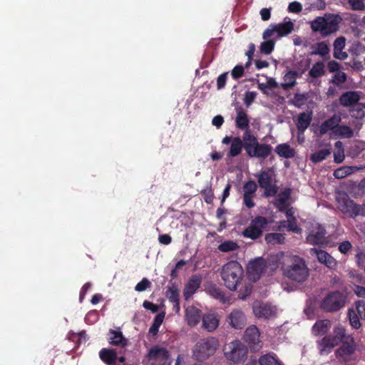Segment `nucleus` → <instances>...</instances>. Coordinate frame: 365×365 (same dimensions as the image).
Instances as JSON below:
<instances>
[{"label": "nucleus", "instance_id": "1", "mask_svg": "<svg viewBox=\"0 0 365 365\" xmlns=\"http://www.w3.org/2000/svg\"><path fill=\"white\" fill-rule=\"evenodd\" d=\"M242 148L245 149L249 157L263 160L271 154L272 150L270 145L259 143L257 137L252 135L250 130H246L244 133L242 140L240 137H234L227 153L228 157L235 158L238 156Z\"/></svg>", "mask_w": 365, "mask_h": 365}, {"label": "nucleus", "instance_id": "2", "mask_svg": "<svg viewBox=\"0 0 365 365\" xmlns=\"http://www.w3.org/2000/svg\"><path fill=\"white\" fill-rule=\"evenodd\" d=\"M282 274L291 281L302 283L309 274L305 260L297 255L287 257L282 265Z\"/></svg>", "mask_w": 365, "mask_h": 365}, {"label": "nucleus", "instance_id": "3", "mask_svg": "<svg viewBox=\"0 0 365 365\" xmlns=\"http://www.w3.org/2000/svg\"><path fill=\"white\" fill-rule=\"evenodd\" d=\"M341 21L339 14H327L314 19L311 22V29L314 32H319L322 36H327L339 30Z\"/></svg>", "mask_w": 365, "mask_h": 365}, {"label": "nucleus", "instance_id": "4", "mask_svg": "<svg viewBox=\"0 0 365 365\" xmlns=\"http://www.w3.org/2000/svg\"><path fill=\"white\" fill-rule=\"evenodd\" d=\"M243 269L241 264L235 260L227 262L222 269L221 277L225 287L230 290L237 289L243 276Z\"/></svg>", "mask_w": 365, "mask_h": 365}, {"label": "nucleus", "instance_id": "5", "mask_svg": "<svg viewBox=\"0 0 365 365\" xmlns=\"http://www.w3.org/2000/svg\"><path fill=\"white\" fill-rule=\"evenodd\" d=\"M220 346L219 340L215 336L199 339L192 350L193 357L197 361H205L214 355Z\"/></svg>", "mask_w": 365, "mask_h": 365}, {"label": "nucleus", "instance_id": "6", "mask_svg": "<svg viewBox=\"0 0 365 365\" xmlns=\"http://www.w3.org/2000/svg\"><path fill=\"white\" fill-rule=\"evenodd\" d=\"M269 220L264 216L254 217L248 227L242 232L244 237L256 240L260 238L263 232L269 230Z\"/></svg>", "mask_w": 365, "mask_h": 365}, {"label": "nucleus", "instance_id": "7", "mask_svg": "<svg viewBox=\"0 0 365 365\" xmlns=\"http://www.w3.org/2000/svg\"><path fill=\"white\" fill-rule=\"evenodd\" d=\"M346 296L340 291L329 292L321 301L320 308L325 312H336L345 306Z\"/></svg>", "mask_w": 365, "mask_h": 365}, {"label": "nucleus", "instance_id": "8", "mask_svg": "<svg viewBox=\"0 0 365 365\" xmlns=\"http://www.w3.org/2000/svg\"><path fill=\"white\" fill-rule=\"evenodd\" d=\"M274 171L272 168L262 170L256 175L260 188L264 190V196L266 197L276 195L278 192V187L275 182H273Z\"/></svg>", "mask_w": 365, "mask_h": 365}, {"label": "nucleus", "instance_id": "9", "mask_svg": "<svg viewBox=\"0 0 365 365\" xmlns=\"http://www.w3.org/2000/svg\"><path fill=\"white\" fill-rule=\"evenodd\" d=\"M247 353L248 350L246 346L238 340L232 341L225 348V357L234 363L245 360Z\"/></svg>", "mask_w": 365, "mask_h": 365}, {"label": "nucleus", "instance_id": "10", "mask_svg": "<svg viewBox=\"0 0 365 365\" xmlns=\"http://www.w3.org/2000/svg\"><path fill=\"white\" fill-rule=\"evenodd\" d=\"M294 30V24L289 20L288 21L277 24H271L269 28H267L262 34L264 39H268L269 37L273 36L275 33L279 37H282L289 35Z\"/></svg>", "mask_w": 365, "mask_h": 365}, {"label": "nucleus", "instance_id": "11", "mask_svg": "<svg viewBox=\"0 0 365 365\" xmlns=\"http://www.w3.org/2000/svg\"><path fill=\"white\" fill-rule=\"evenodd\" d=\"M338 208L344 213L351 218L356 217V213L354 212L356 203L350 199L347 193L344 192H339L336 198Z\"/></svg>", "mask_w": 365, "mask_h": 365}, {"label": "nucleus", "instance_id": "12", "mask_svg": "<svg viewBox=\"0 0 365 365\" xmlns=\"http://www.w3.org/2000/svg\"><path fill=\"white\" fill-rule=\"evenodd\" d=\"M243 339L251 349H259L262 346L259 330L255 325L250 326L246 329Z\"/></svg>", "mask_w": 365, "mask_h": 365}, {"label": "nucleus", "instance_id": "13", "mask_svg": "<svg viewBox=\"0 0 365 365\" xmlns=\"http://www.w3.org/2000/svg\"><path fill=\"white\" fill-rule=\"evenodd\" d=\"M267 267L266 261L259 257L249 262L247 265V272L250 279L257 281L265 272Z\"/></svg>", "mask_w": 365, "mask_h": 365}, {"label": "nucleus", "instance_id": "14", "mask_svg": "<svg viewBox=\"0 0 365 365\" xmlns=\"http://www.w3.org/2000/svg\"><path fill=\"white\" fill-rule=\"evenodd\" d=\"M202 278L200 274H192L187 282L183 289V296L188 300L200 287Z\"/></svg>", "mask_w": 365, "mask_h": 365}, {"label": "nucleus", "instance_id": "15", "mask_svg": "<svg viewBox=\"0 0 365 365\" xmlns=\"http://www.w3.org/2000/svg\"><path fill=\"white\" fill-rule=\"evenodd\" d=\"M355 349L354 339L348 337L347 340L341 342L340 347L336 350L335 354L337 358L346 361L347 358L354 353Z\"/></svg>", "mask_w": 365, "mask_h": 365}, {"label": "nucleus", "instance_id": "16", "mask_svg": "<svg viewBox=\"0 0 365 365\" xmlns=\"http://www.w3.org/2000/svg\"><path fill=\"white\" fill-rule=\"evenodd\" d=\"M227 322L232 328L242 329L247 324V318L241 310L235 309L228 315Z\"/></svg>", "mask_w": 365, "mask_h": 365}, {"label": "nucleus", "instance_id": "17", "mask_svg": "<svg viewBox=\"0 0 365 365\" xmlns=\"http://www.w3.org/2000/svg\"><path fill=\"white\" fill-rule=\"evenodd\" d=\"M341 121V117L339 114H334L331 117L324 120L319 127V133L325 135L329 130L333 133L336 131Z\"/></svg>", "mask_w": 365, "mask_h": 365}, {"label": "nucleus", "instance_id": "18", "mask_svg": "<svg viewBox=\"0 0 365 365\" xmlns=\"http://www.w3.org/2000/svg\"><path fill=\"white\" fill-rule=\"evenodd\" d=\"M325 229L319 225L315 229H313L308 236L307 237V241L310 245H322L325 242Z\"/></svg>", "mask_w": 365, "mask_h": 365}, {"label": "nucleus", "instance_id": "19", "mask_svg": "<svg viewBox=\"0 0 365 365\" xmlns=\"http://www.w3.org/2000/svg\"><path fill=\"white\" fill-rule=\"evenodd\" d=\"M253 311L258 318L269 319L276 314L275 308L267 303H262L259 305L255 304Z\"/></svg>", "mask_w": 365, "mask_h": 365}, {"label": "nucleus", "instance_id": "20", "mask_svg": "<svg viewBox=\"0 0 365 365\" xmlns=\"http://www.w3.org/2000/svg\"><path fill=\"white\" fill-rule=\"evenodd\" d=\"M148 357L150 359L160 360L165 364L170 359V353L165 348L156 346L150 349Z\"/></svg>", "mask_w": 365, "mask_h": 365}, {"label": "nucleus", "instance_id": "21", "mask_svg": "<svg viewBox=\"0 0 365 365\" xmlns=\"http://www.w3.org/2000/svg\"><path fill=\"white\" fill-rule=\"evenodd\" d=\"M237 116L235 118L236 127L242 130H250V120L245 110L241 107L236 108Z\"/></svg>", "mask_w": 365, "mask_h": 365}, {"label": "nucleus", "instance_id": "22", "mask_svg": "<svg viewBox=\"0 0 365 365\" xmlns=\"http://www.w3.org/2000/svg\"><path fill=\"white\" fill-rule=\"evenodd\" d=\"M99 357L106 365H116L118 355L113 349H101L99 351Z\"/></svg>", "mask_w": 365, "mask_h": 365}, {"label": "nucleus", "instance_id": "23", "mask_svg": "<svg viewBox=\"0 0 365 365\" xmlns=\"http://www.w3.org/2000/svg\"><path fill=\"white\" fill-rule=\"evenodd\" d=\"M201 311L194 306H189L185 309V319L190 327H195L200 320Z\"/></svg>", "mask_w": 365, "mask_h": 365}, {"label": "nucleus", "instance_id": "24", "mask_svg": "<svg viewBox=\"0 0 365 365\" xmlns=\"http://www.w3.org/2000/svg\"><path fill=\"white\" fill-rule=\"evenodd\" d=\"M336 346L337 344H335L334 341L331 340V335H326L317 341V348L320 355L329 354Z\"/></svg>", "mask_w": 365, "mask_h": 365}, {"label": "nucleus", "instance_id": "25", "mask_svg": "<svg viewBox=\"0 0 365 365\" xmlns=\"http://www.w3.org/2000/svg\"><path fill=\"white\" fill-rule=\"evenodd\" d=\"M312 252H314L316 256L322 264H324L330 269H334L336 266V261L328 252L322 250L312 249Z\"/></svg>", "mask_w": 365, "mask_h": 365}, {"label": "nucleus", "instance_id": "26", "mask_svg": "<svg viewBox=\"0 0 365 365\" xmlns=\"http://www.w3.org/2000/svg\"><path fill=\"white\" fill-rule=\"evenodd\" d=\"M312 120V112H303L301 113L298 116V120L297 123V128L299 132V134L303 135L304 131L308 128L310 125V123Z\"/></svg>", "mask_w": 365, "mask_h": 365}, {"label": "nucleus", "instance_id": "27", "mask_svg": "<svg viewBox=\"0 0 365 365\" xmlns=\"http://www.w3.org/2000/svg\"><path fill=\"white\" fill-rule=\"evenodd\" d=\"M291 195V189L286 188L283 191H282L278 197L276 199V202L274 203L275 207L278 209L279 212H284L287 208L289 203L288 200Z\"/></svg>", "mask_w": 365, "mask_h": 365}, {"label": "nucleus", "instance_id": "28", "mask_svg": "<svg viewBox=\"0 0 365 365\" xmlns=\"http://www.w3.org/2000/svg\"><path fill=\"white\" fill-rule=\"evenodd\" d=\"M359 96L356 91H346L339 97V103L344 107L355 105L359 101Z\"/></svg>", "mask_w": 365, "mask_h": 365}, {"label": "nucleus", "instance_id": "29", "mask_svg": "<svg viewBox=\"0 0 365 365\" xmlns=\"http://www.w3.org/2000/svg\"><path fill=\"white\" fill-rule=\"evenodd\" d=\"M259 365H284L278 356L274 352L262 354L258 359Z\"/></svg>", "mask_w": 365, "mask_h": 365}, {"label": "nucleus", "instance_id": "30", "mask_svg": "<svg viewBox=\"0 0 365 365\" xmlns=\"http://www.w3.org/2000/svg\"><path fill=\"white\" fill-rule=\"evenodd\" d=\"M331 327L329 320H319L315 322L312 327L313 334L316 336H321L326 335Z\"/></svg>", "mask_w": 365, "mask_h": 365}, {"label": "nucleus", "instance_id": "31", "mask_svg": "<svg viewBox=\"0 0 365 365\" xmlns=\"http://www.w3.org/2000/svg\"><path fill=\"white\" fill-rule=\"evenodd\" d=\"M110 339L109 343L114 346L121 345L125 346L128 344V339H125L123 333L119 330L110 329L109 331Z\"/></svg>", "mask_w": 365, "mask_h": 365}, {"label": "nucleus", "instance_id": "32", "mask_svg": "<svg viewBox=\"0 0 365 365\" xmlns=\"http://www.w3.org/2000/svg\"><path fill=\"white\" fill-rule=\"evenodd\" d=\"M274 151L276 153L284 158H292L295 155V150L287 143L279 144L276 146Z\"/></svg>", "mask_w": 365, "mask_h": 365}, {"label": "nucleus", "instance_id": "33", "mask_svg": "<svg viewBox=\"0 0 365 365\" xmlns=\"http://www.w3.org/2000/svg\"><path fill=\"white\" fill-rule=\"evenodd\" d=\"M218 325V319L214 314H207L202 317V327L208 331L215 330Z\"/></svg>", "mask_w": 365, "mask_h": 365}, {"label": "nucleus", "instance_id": "34", "mask_svg": "<svg viewBox=\"0 0 365 365\" xmlns=\"http://www.w3.org/2000/svg\"><path fill=\"white\" fill-rule=\"evenodd\" d=\"M165 296L170 303L180 301V291L175 282H170L166 289Z\"/></svg>", "mask_w": 365, "mask_h": 365}, {"label": "nucleus", "instance_id": "35", "mask_svg": "<svg viewBox=\"0 0 365 365\" xmlns=\"http://www.w3.org/2000/svg\"><path fill=\"white\" fill-rule=\"evenodd\" d=\"M207 292L213 298L219 300L222 303H225L227 300L224 292L215 284H210L207 287Z\"/></svg>", "mask_w": 365, "mask_h": 365}, {"label": "nucleus", "instance_id": "36", "mask_svg": "<svg viewBox=\"0 0 365 365\" xmlns=\"http://www.w3.org/2000/svg\"><path fill=\"white\" fill-rule=\"evenodd\" d=\"M298 73L296 71H289L284 76V83L282 84L284 89H289L296 84Z\"/></svg>", "mask_w": 365, "mask_h": 365}, {"label": "nucleus", "instance_id": "37", "mask_svg": "<svg viewBox=\"0 0 365 365\" xmlns=\"http://www.w3.org/2000/svg\"><path fill=\"white\" fill-rule=\"evenodd\" d=\"M285 237L283 234L277 232L267 233L265 235V242L272 245H281L284 242Z\"/></svg>", "mask_w": 365, "mask_h": 365}, {"label": "nucleus", "instance_id": "38", "mask_svg": "<svg viewBox=\"0 0 365 365\" xmlns=\"http://www.w3.org/2000/svg\"><path fill=\"white\" fill-rule=\"evenodd\" d=\"M313 51L311 55H319L324 56L329 54L330 49L328 44L325 41H321L312 46Z\"/></svg>", "mask_w": 365, "mask_h": 365}, {"label": "nucleus", "instance_id": "39", "mask_svg": "<svg viewBox=\"0 0 365 365\" xmlns=\"http://www.w3.org/2000/svg\"><path fill=\"white\" fill-rule=\"evenodd\" d=\"M331 154L330 149L324 148L319 150L310 155V160L314 163H319L325 159Z\"/></svg>", "mask_w": 365, "mask_h": 365}, {"label": "nucleus", "instance_id": "40", "mask_svg": "<svg viewBox=\"0 0 365 365\" xmlns=\"http://www.w3.org/2000/svg\"><path fill=\"white\" fill-rule=\"evenodd\" d=\"M333 335H331V340L334 341L335 344H339L344 341L343 339L346 338V329L341 325H338L334 328Z\"/></svg>", "mask_w": 365, "mask_h": 365}, {"label": "nucleus", "instance_id": "41", "mask_svg": "<svg viewBox=\"0 0 365 365\" xmlns=\"http://www.w3.org/2000/svg\"><path fill=\"white\" fill-rule=\"evenodd\" d=\"M325 74L324 64L322 61L315 63L309 71V76L317 78Z\"/></svg>", "mask_w": 365, "mask_h": 365}, {"label": "nucleus", "instance_id": "42", "mask_svg": "<svg viewBox=\"0 0 365 365\" xmlns=\"http://www.w3.org/2000/svg\"><path fill=\"white\" fill-rule=\"evenodd\" d=\"M334 160L336 163H341L344 160V150L342 142L336 141L334 144Z\"/></svg>", "mask_w": 365, "mask_h": 365}, {"label": "nucleus", "instance_id": "43", "mask_svg": "<svg viewBox=\"0 0 365 365\" xmlns=\"http://www.w3.org/2000/svg\"><path fill=\"white\" fill-rule=\"evenodd\" d=\"M239 248L238 244L232 240H226L220 244L217 247L219 251L222 252H229L235 251Z\"/></svg>", "mask_w": 365, "mask_h": 365}, {"label": "nucleus", "instance_id": "44", "mask_svg": "<svg viewBox=\"0 0 365 365\" xmlns=\"http://www.w3.org/2000/svg\"><path fill=\"white\" fill-rule=\"evenodd\" d=\"M334 134L344 138H351L354 135L353 130L347 125H339Z\"/></svg>", "mask_w": 365, "mask_h": 365}, {"label": "nucleus", "instance_id": "45", "mask_svg": "<svg viewBox=\"0 0 365 365\" xmlns=\"http://www.w3.org/2000/svg\"><path fill=\"white\" fill-rule=\"evenodd\" d=\"M165 318V313L162 312L157 314L154 319L153 324L151 325L149 332L153 335L157 334L158 332L159 327L162 324L163 319Z\"/></svg>", "mask_w": 365, "mask_h": 365}, {"label": "nucleus", "instance_id": "46", "mask_svg": "<svg viewBox=\"0 0 365 365\" xmlns=\"http://www.w3.org/2000/svg\"><path fill=\"white\" fill-rule=\"evenodd\" d=\"M264 40V41L261 43L259 50L261 53L268 55L274 50L275 42L273 40Z\"/></svg>", "mask_w": 365, "mask_h": 365}, {"label": "nucleus", "instance_id": "47", "mask_svg": "<svg viewBox=\"0 0 365 365\" xmlns=\"http://www.w3.org/2000/svg\"><path fill=\"white\" fill-rule=\"evenodd\" d=\"M348 316L351 327L356 329H359L361 327V323L356 312L353 309H349Z\"/></svg>", "mask_w": 365, "mask_h": 365}, {"label": "nucleus", "instance_id": "48", "mask_svg": "<svg viewBox=\"0 0 365 365\" xmlns=\"http://www.w3.org/2000/svg\"><path fill=\"white\" fill-rule=\"evenodd\" d=\"M257 190V185L253 180L246 182L243 186V195H254Z\"/></svg>", "mask_w": 365, "mask_h": 365}, {"label": "nucleus", "instance_id": "49", "mask_svg": "<svg viewBox=\"0 0 365 365\" xmlns=\"http://www.w3.org/2000/svg\"><path fill=\"white\" fill-rule=\"evenodd\" d=\"M287 230L294 233L299 234L302 232V229L297 225V220L294 217L292 219L287 220Z\"/></svg>", "mask_w": 365, "mask_h": 365}, {"label": "nucleus", "instance_id": "50", "mask_svg": "<svg viewBox=\"0 0 365 365\" xmlns=\"http://www.w3.org/2000/svg\"><path fill=\"white\" fill-rule=\"evenodd\" d=\"M346 74L342 71L335 73L331 80V82L336 85H340L346 81Z\"/></svg>", "mask_w": 365, "mask_h": 365}, {"label": "nucleus", "instance_id": "51", "mask_svg": "<svg viewBox=\"0 0 365 365\" xmlns=\"http://www.w3.org/2000/svg\"><path fill=\"white\" fill-rule=\"evenodd\" d=\"M348 3L352 10L362 11L365 9V4L363 0H348Z\"/></svg>", "mask_w": 365, "mask_h": 365}, {"label": "nucleus", "instance_id": "52", "mask_svg": "<svg viewBox=\"0 0 365 365\" xmlns=\"http://www.w3.org/2000/svg\"><path fill=\"white\" fill-rule=\"evenodd\" d=\"M257 96L255 91H247L245 94L244 103L248 108L254 102Z\"/></svg>", "mask_w": 365, "mask_h": 365}, {"label": "nucleus", "instance_id": "53", "mask_svg": "<svg viewBox=\"0 0 365 365\" xmlns=\"http://www.w3.org/2000/svg\"><path fill=\"white\" fill-rule=\"evenodd\" d=\"M150 285V282L147 278H143L135 285V289L137 292H143L149 288Z\"/></svg>", "mask_w": 365, "mask_h": 365}, {"label": "nucleus", "instance_id": "54", "mask_svg": "<svg viewBox=\"0 0 365 365\" xmlns=\"http://www.w3.org/2000/svg\"><path fill=\"white\" fill-rule=\"evenodd\" d=\"M245 73V68L241 65H237L234 67V68L231 71L232 77L234 79H238L241 78Z\"/></svg>", "mask_w": 365, "mask_h": 365}, {"label": "nucleus", "instance_id": "55", "mask_svg": "<svg viewBox=\"0 0 365 365\" xmlns=\"http://www.w3.org/2000/svg\"><path fill=\"white\" fill-rule=\"evenodd\" d=\"M228 73L225 72L222 73L217 77V90H221L225 88L226 85V81L227 78Z\"/></svg>", "mask_w": 365, "mask_h": 365}, {"label": "nucleus", "instance_id": "56", "mask_svg": "<svg viewBox=\"0 0 365 365\" xmlns=\"http://www.w3.org/2000/svg\"><path fill=\"white\" fill-rule=\"evenodd\" d=\"M204 200L207 204H211L214 199V194L211 188L204 190L202 192Z\"/></svg>", "mask_w": 365, "mask_h": 365}, {"label": "nucleus", "instance_id": "57", "mask_svg": "<svg viewBox=\"0 0 365 365\" xmlns=\"http://www.w3.org/2000/svg\"><path fill=\"white\" fill-rule=\"evenodd\" d=\"M302 10V4L298 1L291 2L288 6V11L292 13H299Z\"/></svg>", "mask_w": 365, "mask_h": 365}, {"label": "nucleus", "instance_id": "58", "mask_svg": "<svg viewBox=\"0 0 365 365\" xmlns=\"http://www.w3.org/2000/svg\"><path fill=\"white\" fill-rule=\"evenodd\" d=\"M356 309L361 318L365 317V301L359 300L356 302Z\"/></svg>", "mask_w": 365, "mask_h": 365}, {"label": "nucleus", "instance_id": "59", "mask_svg": "<svg viewBox=\"0 0 365 365\" xmlns=\"http://www.w3.org/2000/svg\"><path fill=\"white\" fill-rule=\"evenodd\" d=\"M352 245L349 241H344L339 245V250L342 254H346L351 250Z\"/></svg>", "mask_w": 365, "mask_h": 365}, {"label": "nucleus", "instance_id": "60", "mask_svg": "<svg viewBox=\"0 0 365 365\" xmlns=\"http://www.w3.org/2000/svg\"><path fill=\"white\" fill-rule=\"evenodd\" d=\"M253 196L254 195H243V202L249 209L254 207L255 205V203L253 201Z\"/></svg>", "mask_w": 365, "mask_h": 365}, {"label": "nucleus", "instance_id": "61", "mask_svg": "<svg viewBox=\"0 0 365 365\" xmlns=\"http://www.w3.org/2000/svg\"><path fill=\"white\" fill-rule=\"evenodd\" d=\"M345 46V38L343 36L337 38L334 42V50H342Z\"/></svg>", "mask_w": 365, "mask_h": 365}, {"label": "nucleus", "instance_id": "62", "mask_svg": "<svg viewBox=\"0 0 365 365\" xmlns=\"http://www.w3.org/2000/svg\"><path fill=\"white\" fill-rule=\"evenodd\" d=\"M143 307L148 310L151 311L153 313H157L159 310L158 306L149 301H144Z\"/></svg>", "mask_w": 365, "mask_h": 365}, {"label": "nucleus", "instance_id": "63", "mask_svg": "<svg viewBox=\"0 0 365 365\" xmlns=\"http://www.w3.org/2000/svg\"><path fill=\"white\" fill-rule=\"evenodd\" d=\"M327 67H328L329 72L336 73V72L339 71V70L340 66L337 61L333 60V61H330L328 62Z\"/></svg>", "mask_w": 365, "mask_h": 365}, {"label": "nucleus", "instance_id": "64", "mask_svg": "<svg viewBox=\"0 0 365 365\" xmlns=\"http://www.w3.org/2000/svg\"><path fill=\"white\" fill-rule=\"evenodd\" d=\"M91 287V282H86L81 288L80 294H79V301L82 302L88 290Z\"/></svg>", "mask_w": 365, "mask_h": 365}]
</instances>
